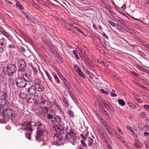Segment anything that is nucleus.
<instances>
[{
	"label": "nucleus",
	"instance_id": "f257e3e1",
	"mask_svg": "<svg viewBox=\"0 0 149 149\" xmlns=\"http://www.w3.org/2000/svg\"><path fill=\"white\" fill-rule=\"evenodd\" d=\"M0 115L3 117L5 123H6L7 122H13L15 119L16 114L14 111L10 109L0 108Z\"/></svg>",
	"mask_w": 149,
	"mask_h": 149
},
{
	"label": "nucleus",
	"instance_id": "f03ea898",
	"mask_svg": "<svg viewBox=\"0 0 149 149\" xmlns=\"http://www.w3.org/2000/svg\"><path fill=\"white\" fill-rule=\"evenodd\" d=\"M80 136L83 139V140L81 141V142L84 146L87 148V149H95L93 140V138L95 139L94 137L92 136V138H88L86 140V137L84 136L82 134H81Z\"/></svg>",
	"mask_w": 149,
	"mask_h": 149
},
{
	"label": "nucleus",
	"instance_id": "7ed1b4c3",
	"mask_svg": "<svg viewBox=\"0 0 149 149\" xmlns=\"http://www.w3.org/2000/svg\"><path fill=\"white\" fill-rule=\"evenodd\" d=\"M17 67L15 64H10L4 67L3 72L8 76L13 75L17 70Z\"/></svg>",
	"mask_w": 149,
	"mask_h": 149
},
{
	"label": "nucleus",
	"instance_id": "20e7f679",
	"mask_svg": "<svg viewBox=\"0 0 149 149\" xmlns=\"http://www.w3.org/2000/svg\"><path fill=\"white\" fill-rule=\"evenodd\" d=\"M7 93L2 91L0 94V105L2 106H6L7 107H10V105L9 102L7 101Z\"/></svg>",
	"mask_w": 149,
	"mask_h": 149
},
{
	"label": "nucleus",
	"instance_id": "39448f33",
	"mask_svg": "<svg viewBox=\"0 0 149 149\" xmlns=\"http://www.w3.org/2000/svg\"><path fill=\"white\" fill-rule=\"evenodd\" d=\"M66 139L73 145H75L77 143V137L76 136L75 134L71 130L70 132H67V134L65 136Z\"/></svg>",
	"mask_w": 149,
	"mask_h": 149
},
{
	"label": "nucleus",
	"instance_id": "423d86ee",
	"mask_svg": "<svg viewBox=\"0 0 149 149\" xmlns=\"http://www.w3.org/2000/svg\"><path fill=\"white\" fill-rule=\"evenodd\" d=\"M36 122H33L30 121L29 122H24L22 125L23 126H26L24 128H21V129L22 130H29L30 132H32L33 131V130L32 129L31 127H27L26 126L31 125V126H34L35 127H36Z\"/></svg>",
	"mask_w": 149,
	"mask_h": 149
},
{
	"label": "nucleus",
	"instance_id": "0eeeda50",
	"mask_svg": "<svg viewBox=\"0 0 149 149\" xmlns=\"http://www.w3.org/2000/svg\"><path fill=\"white\" fill-rule=\"evenodd\" d=\"M18 65L19 69L18 70V72L24 71L26 68V64L24 60L23 59H19L18 61Z\"/></svg>",
	"mask_w": 149,
	"mask_h": 149
},
{
	"label": "nucleus",
	"instance_id": "6e6552de",
	"mask_svg": "<svg viewBox=\"0 0 149 149\" xmlns=\"http://www.w3.org/2000/svg\"><path fill=\"white\" fill-rule=\"evenodd\" d=\"M39 106L42 109H45L47 112H48V109L52 106V104L49 102L47 100L41 101L39 104Z\"/></svg>",
	"mask_w": 149,
	"mask_h": 149
},
{
	"label": "nucleus",
	"instance_id": "1a4fd4ad",
	"mask_svg": "<svg viewBox=\"0 0 149 149\" xmlns=\"http://www.w3.org/2000/svg\"><path fill=\"white\" fill-rule=\"evenodd\" d=\"M17 86L20 88H23L25 86L26 81L22 77H18L15 80Z\"/></svg>",
	"mask_w": 149,
	"mask_h": 149
},
{
	"label": "nucleus",
	"instance_id": "9d476101",
	"mask_svg": "<svg viewBox=\"0 0 149 149\" xmlns=\"http://www.w3.org/2000/svg\"><path fill=\"white\" fill-rule=\"evenodd\" d=\"M26 91L28 93V94L30 95L34 96L36 93V91L35 87L33 85H31L28 88H26Z\"/></svg>",
	"mask_w": 149,
	"mask_h": 149
},
{
	"label": "nucleus",
	"instance_id": "9b49d317",
	"mask_svg": "<svg viewBox=\"0 0 149 149\" xmlns=\"http://www.w3.org/2000/svg\"><path fill=\"white\" fill-rule=\"evenodd\" d=\"M24 75L23 74L22 76V77L24 79V80L26 81L30 82L32 80V78L31 75L29 74L28 73H24Z\"/></svg>",
	"mask_w": 149,
	"mask_h": 149
},
{
	"label": "nucleus",
	"instance_id": "f8f14e48",
	"mask_svg": "<svg viewBox=\"0 0 149 149\" xmlns=\"http://www.w3.org/2000/svg\"><path fill=\"white\" fill-rule=\"evenodd\" d=\"M30 82L32 84V85H33L34 87H36V86L40 85L41 84L40 80L38 78H36L34 80H31Z\"/></svg>",
	"mask_w": 149,
	"mask_h": 149
},
{
	"label": "nucleus",
	"instance_id": "ddd939ff",
	"mask_svg": "<svg viewBox=\"0 0 149 149\" xmlns=\"http://www.w3.org/2000/svg\"><path fill=\"white\" fill-rule=\"evenodd\" d=\"M30 82L32 84V85H33L34 87H36V86L40 85L41 84L40 80L38 78H36L34 80H31Z\"/></svg>",
	"mask_w": 149,
	"mask_h": 149
},
{
	"label": "nucleus",
	"instance_id": "4468645a",
	"mask_svg": "<svg viewBox=\"0 0 149 149\" xmlns=\"http://www.w3.org/2000/svg\"><path fill=\"white\" fill-rule=\"evenodd\" d=\"M84 62L90 68H92L93 67V63L88 57H87V59L85 60Z\"/></svg>",
	"mask_w": 149,
	"mask_h": 149
},
{
	"label": "nucleus",
	"instance_id": "2eb2a0df",
	"mask_svg": "<svg viewBox=\"0 0 149 149\" xmlns=\"http://www.w3.org/2000/svg\"><path fill=\"white\" fill-rule=\"evenodd\" d=\"M28 65L30 68H31L33 70L34 74H37L38 73V70L37 67L34 65H33L31 63H29Z\"/></svg>",
	"mask_w": 149,
	"mask_h": 149
},
{
	"label": "nucleus",
	"instance_id": "dca6fc26",
	"mask_svg": "<svg viewBox=\"0 0 149 149\" xmlns=\"http://www.w3.org/2000/svg\"><path fill=\"white\" fill-rule=\"evenodd\" d=\"M52 121L60 123L61 122V119L59 116L55 115L54 116Z\"/></svg>",
	"mask_w": 149,
	"mask_h": 149
},
{
	"label": "nucleus",
	"instance_id": "f3484780",
	"mask_svg": "<svg viewBox=\"0 0 149 149\" xmlns=\"http://www.w3.org/2000/svg\"><path fill=\"white\" fill-rule=\"evenodd\" d=\"M36 91L41 92L43 91L45 89L44 87L40 84L36 86L35 87Z\"/></svg>",
	"mask_w": 149,
	"mask_h": 149
},
{
	"label": "nucleus",
	"instance_id": "a211bd4d",
	"mask_svg": "<svg viewBox=\"0 0 149 149\" xmlns=\"http://www.w3.org/2000/svg\"><path fill=\"white\" fill-rule=\"evenodd\" d=\"M37 133L38 135L39 136L43 135L44 133L45 132V131L43 129L37 130Z\"/></svg>",
	"mask_w": 149,
	"mask_h": 149
},
{
	"label": "nucleus",
	"instance_id": "6ab92c4d",
	"mask_svg": "<svg viewBox=\"0 0 149 149\" xmlns=\"http://www.w3.org/2000/svg\"><path fill=\"white\" fill-rule=\"evenodd\" d=\"M134 146L136 148H140L142 146V144L138 141H136L135 143H134Z\"/></svg>",
	"mask_w": 149,
	"mask_h": 149
},
{
	"label": "nucleus",
	"instance_id": "aec40b11",
	"mask_svg": "<svg viewBox=\"0 0 149 149\" xmlns=\"http://www.w3.org/2000/svg\"><path fill=\"white\" fill-rule=\"evenodd\" d=\"M116 136L121 142L124 144H125V142L124 141L123 138L120 136L119 134H118Z\"/></svg>",
	"mask_w": 149,
	"mask_h": 149
},
{
	"label": "nucleus",
	"instance_id": "412c9836",
	"mask_svg": "<svg viewBox=\"0 0 149 149\" xmlns=\"http://www.w3.org/2000/svg\"><path fill=\"white\" fill-rule=\"evenodd\" d=\"M19 96L22 99H26L27 97V94L24 92H21L19 94Z\"/></svg>",
	"mask_w": 149,
	"mask_h": 149
},
{
	"label": "nucleus",
	"instance_id": "4be33fe9",
	"mask_svg": "<svg viewBox=\"0 0 149 149\" xmlns=\"http://www.w3.org/2000/svg\"><path fill=\"white\" fill-rule=\"evenodd\" d=\"M52 75H53L54 78L58 84H60V81L57 76L56 73L53 72L52 73Z\"/></svg>",
	"mask_w": 149,
	"mask_h": 149
},
{
	"label": "nucleus",
	"instance_id": "5701e85b",
	"mask_svg": "<svg viewBox=\"0 0 149 149\" xmlns=\"http://www.w3.org/2000/svg\"><path fill=\"white\" fill-rule=\"evenodd\" d=\"M36 128L38 130L43 125L42 123L40 121H38L36 122Z\"/></svg>",
	"mask_w": 149,
	"mask_h": 149
},
{
	"label": "nucleus",
	"instance_id": "b1692460",
	"mask_svg": "<svg viewBox=\"0 0 149 149\" xmlns=\"http://www.w3.org/2000/svg\"><path fill=\"white\" fill-rule=\"evenodd\" d=\"M62 101L64 104V105L65 107H67L69 106V104L68 101L67 99H65V97H63L62 99Z\"/></svg>",
	"mask_w": 149,
	"mask_h": 149
},
{
	"label": "nucleus",
	"instance_id": "393cba45",
	"mask_svg": "<svg viewBox=\"0 0 149 149\" xmlns=\"http://www.w3.org/2000/svg\"><path fill=\"white\" fill-rule=\"evenodd\" d=\"M8 82L9 86L12 85L15 83L14 79L12 78H10L8 79Z\"/></svg>",
	"mask_w": 149,
	"mask_h": 149
},
{
	"label": "nucleus",
	"instance_id": "a878e982",
	"mask_svg": "<svg viewBox=\"0 0 149 149\" xmlns=\"http://www.w3.org/2000/svg\"><path fill=\"white\" fill-rule=\"evenodd\" d=\"M33 58V56H30L29 57L28 59L27 60V62L29 63H32V62H34V59Z\"/></svg>",
	"mask_w": 149,
	"mask_h": 149
},
{
	"label": "nucleus",
	"instance_id": "bb28decb",
	"mask_svg": "<svg viewBox=\"0 0 149 149\" xmlns=\"http://www.w3.org/2000/svg\"><path fill=\"white\" fill-rule=\"evenodd\" d=\"M26 101L27 102L29 103H32L33 102L36 103L37 102L36 101H34L33 99L31 98H29Z\"/></svg>",
	"mask_w": 149,
	"mask_h": 149
},
{
	"label": "nucleus",
	"instance_id": "cd10ccee",
	"mask_svg": "<svg viewBox=\"0 0 149 149\" xmlns=\"http://www.w3.org/2000/svg\"><path fill=\"white\" fill-rule=\"evenodd\" d=\"M31 3L32 6L36 8L37 9H39L40 8L39 6L34 2L32 0L31 1Z\"/></svg>",
	"mask_w": 149,
	"mask_h": 149
},
{
	"label": "nucleus",
	"instance_id": "c85d7f7f",
	"mask_svg": "<svg viewBox=\"0 0 149 149\" xmlns=\"http://www.w3.org/2000/svg\"><path fill=\"white\" fill-rule=\"evenodd\" d=\"M68 113L69 117H74V113L72 111L69 110L68 111Z\"/></svg>",
	"mask_w": 149,
	"mask_h": 149
},
{
	"label": "nucleus",
	"instance_id": "c756f323",
	"mask_svg": "<svg viewBox=\"0 0 149 149\" xmlns=\"http://www.w3.org/2000/svg\"><path fill=\"white\" fill-rule=\"evenodd\" d=\"M77 73L81 77L84 78H86L85 76L84 75V74L82 72L81 70H80V71H78V72H77Z\"/></svg>",
	"mask_w": 149,
	"mask_h": 149
},
{
	"label": "nucleus",
	"instance_id": "7c9ffc66",
	"mask_svg": "<svg viewBox=\"0 0 149 149\" xmlns=\"http://www.w3.org/2000/svg\"><path fill=\"white\" fill-rule=\"evenodd\" d=\"M73 68L77 72H78V71H80V70H81L80 68L77 65H75L74 66Z\"/></svg>",
	"mask_w": 149,
	"mask_h": 149
},
{
	"label": "nucleus",
	"instance_id": "2f4dec72",
	"mask_svg": "<svg viewBox=\"0 0 149 149\" xmlns=\"http://www.w3.org/2000/svg\"><path fill=\"white\" fill-rule=\"evenodd\" d=\"M119 104L122 106H123L125 104V102L122 99H119L118 100Z\"/></svg>",
	"mask_w": 149,
	"mask_h": 149
},
{
	"label": "nucleus",
	"instance_id": "473e14b6",
	"mask_svg": "<svg viewBox=\"0 0 149 149\" xmlns=\"http://www.w3.org/2000/svg\"><path fill=\"white\" fill-rule=\"evenodd\" d=\"M45 72L46 74V75L47 76L49 79L50 80V81L51 82H52V78H51V77H50V75L49 74V73H48V72L46 71H45Z\"/></svg>",
	"mask_w": 149,
	"mask_h": 149
},
{
	"label": "nucleus",
	"instance_id": "72a5a7b5",
	"mask_svg": "<svg viewBox=\"0 0 149 149\" xmlns=\"http://www.w3.org/2000/svg\"><path fill=\"white\" fill-rule=\"evenodd\" d=\"M127 104L130 107H131L132 109H134L135 108V106L132 103L128 102Z\"/></svg>",
	"mask_w": 149,
	"mask_h": 149
},
{
	"label": "nucleus",
	"instance_id": "f704fd0d",
	"mask_svg": "<svg viewBox=\"0 0 149 149\" xmlns=\"http://www.w3.org/2000/svg\"><path fill=\"white\" fill-rule=\"evenodd\" d=\"M16 5L17 7H18L21 10H22L24 8L22 6V5L20 3L18 2H17V3Z\"/></svg>",
	"mask_w": 149,
	"mask_h": 149
},
{
	"label": "nucleus",
	"instance_id": "c9c22d12",
	"mask_svg": "<svg viewBox=\"0 0 149 149\" xmlns=\"http://www.w3.org/2000/svg\"><path fill=\"white\" fill-rule=\"evenodd\" d=\"M115 91L114 90H112L111 92H110V94L111 96L116 97L117 96V95L115 93Z\"/></svg>",
	"mask_w": 149,
	"mask_h": 149
},
{
	"label": "nucleus",
	"instance_id": "e433bc0d",
	"mask_svg": "<svg viewBox=\"0 0 149 149\" xmlns=\"http://www.w3.org/2000/svg\"><path fill=\"white\" fill-rule=\"evenodd\" d=\"M73 53L74 55L76 58L78 60L79 59V57L78 56L77 54L76 51H75V50H73Z\"/></svg>",
	"mask_w": 149,
	"mask_h": 149
},
{
	"label": "nucleus",
	"instance_id": "4c0bfd02",
	"mask_svg": "<svg viewBox=\"0 0 149 149\" xmlns=\"http://www.w3.org/2000/svg\"><path fill=\"white\" fill-rule=\"evenodd\" d=\"M54 116L50 114H48L47 115V118L49 119L52 120V121L53 119Z\"/></svg>",
	"mask_w": 149,
	"mask_h": 149
},
{
	"label": "nucleus",
	"instance_id": "58836bf2",
	"mask_svg": "<svg viewBox=\"0 0 149 149\" xmlns=\"http://www.w3.org/2000/svg\"><path fill=\"white\" fill-rule=\"evenodd\" d=\"M108 22L113 27H114L115 26V24L111 21L108 20Z\"/></svg>",
	"mask_w": 149,
	"mask_h": 149
},
{
	"label": "nucleus",
	"instance_id": "ea45409f",
	"mask_svg": "<svg viewBox=\"0 0 149 149\" xmlns=\"http://www.w3.org/2000/svg\"><path fill=\"white\" fill-rule=\"evenodd\" d=\"M56 129V131L58 133H61L62 130L61 128L58 127H57Z\"/></svg>",
	"mask_w": 149,
	"mask_h": 149
},
{
	"label": "nucleus",
	"instance_id": "a19ab883",
	"mask_svg": "<svg viewBox=\"0 0 149 149\" xmlns=\"http://www.w3.org/2000/svg\"><path fill=\"white\" fill-rule=\"evenodd\" d=\"M103 104L104 106H105L107 108L108 107L110 108L111 107H112V106L111 105L109 104L108 105L105 102L103 103Z\"/></svg>",
	"mask_w": 149,
	"mask_h": 149
},
{
	"label": "nucleus",
	"instance_id": "79ce46f5",
	"mask_svg": "<svg viewBox=\"0 0 149 149\" xmlns=\"http://www.w3.org/2000/svg\"><path fill=\"white\" fill-rule=\"evenodd\" d=\"M26 137L29 140L31 139V135L30 133H27L26 135Z\"/></svg>",
	"mask_w": 149,
	"mask_h": 149
},
{
	"label": "nucleus",
	"instance_id": "37998d69",
	"mask_svg": "<svg viewBox=\"0 0 149 149\" xmlns=\"http://www.w3.org/2000/svg\"><path fill=\"white\" fill-rule=\"evenodd\" d=\"M117 129L118 131L119 132L120 134H122L123 135L124 134V133L122 131V130H120V129L119 128L117 127Z\"/></svg>",
	"mask_w": 149,
	"mask_h": 149
},
{
	"label": "nucleus",
	"instance_id": "c03bdc74",
	"mask_svg": "<svg viewBox=\"0 0 149 149\" xmlns=\"http://www.w3.org/2000/svg\"><path fill=\"white\" fill-rule=\"evenodd\" d=\"M135 84L137 85H138L139 86L141 87V88H144V87H143V86L141 84H140L139 83V82H136L135 83Z\"/></svg>",
	"mask_w": 149,
	"mask_h": 149
},
{
	"label": "nucleus",
	"instance_id": "a18cd8bd",
	"mask_svg": "<svg viewBox=\"0 0 149 149\" xmlns=\"http://www.w3.org/2000/svg\"><path fill=\"white\" fill-rule=\"evenodd\" d=\"M1 33L3 35H4L6 37H7V36L8 35V33L4 31H2L1 32Z\"/></svg>",
	"mask_w": 149,
	"mask_h": 149
},
{
	"label": "nucleus",
	"instance_id": "49530a36",
	"mask_svg": "<svg viewBox=\"0 0 149 149\" xmlns=\"http://www.w3.org/2000/svg\"><path fill=\"white\" fill-rule=\"evenodd\" d=\"M19 50L22 52H25V49L22 47H20Z\"/></svg>",
	"mask_w": 149,
	"mask_h": 149
},
{
	"label": "nucleus",
	"instance_id": "de8ad7c7",
	"mask_svg": "<svg viewBox=\"0 0 149 149\" xmlns=\"http://www.w3.org/2000/svg\"><path fill=\"white\" fill-rule=\"evenodd\" d=\"M8 47L9 49H15V47L14 45H8Z\"/></svg>",
	"mask_w": 149,
	"mask_h": 149
},
{
	"label": "nucleus",
	"instance_id": "09e8293b",
	"mask_svg": "<svg viewBox=\"0 0 149 149\" xmlns=\"http://www.w3.org/2000/svg\"><path fill=\"white\" fill-rule=\"evenodd\" d=\"M74 28H75L76 29L77 31H79L80 33L82 34H83L84 35V36L85 35V34H84V33L83 32H82L80 30L78 29L77 27H74Z\"/></svg>",
	"mask_w": 149,
	"mask_h": 149
},
{
	"label": "nucleus",
	"instance_id": "8fccbe9b",
	"mask_svg": "<svg viewBox=\"0 0 149 149\" xmlns=\"http://www.w3.org/2000/svg\"><path fill=\"white\" fill-rule=\"evenodd\" d=\"M127 129L129 130L132 133H134V131L133 130L132 128L130 126H128L127 127Z\"/></svg>",
	"mask_w": 149,
	"mask_h": 149
},
{
	"label": "nucleus",
	"instance_id": "3c124183",
	"mask_svg": "<svg viewBox=\"0 0 149 149\" xmlns=\"http://www.w3.org/2000/svg\"><path fill=\"white\" fill-rule=\"evenodd\" d=\"M143 107L146 109L149 110V106L148 105L145 104L144 105Z\"/></svg>",
	"mask_w": 149,
	"mask_h": 149
},
{
	"label": "nucleus",
	"instance_id": "603ef678",
	"mask_svg": "<svg viewBox=\"0 0 149 149\" xmlns=\"http://www.w3.org/2000/svg\"><path fill=\"white\" fill-rule=\"evenodd\" d=\"M145 115H146V113L144 111L142 112L140 114V116H141L142 117H143L145 116Z\"/></svg>",
	"mask_w": 149,
	"mask_h": 149
},
{
	"label": "nucleus",
	"instance_id": "864d4df0",
	"mask_svg": "<svg viewBox=\"0 0 149 149\" xmlns=\"http://www.w3.org/2000/svg\"><path fill=\"white\" fill-rule=\"evenodd\" d=\"M107 132L110 136H113V134L112 132H111L109 130H107Z\"/></svg>",
	"mask_w": 149,
	"mask_h": 149
},
{
	"label": "nucleus",
	"instance_id": "5fc2aeb1",
	"mask_svg": "<svg viewBox=\"0 0 149 149\" xmlns=\"http://www.w3.org/2000/svg\"><path fill=\"white\" fill-rule=\"evenodd\" d=\"M136 99L138 103H142V101L140 99L136 98Z\"/></svg>",
	"mask_w": 149,
	"mask_h": 149
},
{
	"label": "nucleus",
	"instance_id": "6e6d98bb",
	"mask_svg": "<svg viewBox=\"0 0 149 149\" xmlns=\"http://www.w3.org/2000/svg\"><path fill=\"white\" fill-rule=\"evenodd\" d=\"M144 135L146 136H148L149 135V133L145 132L144 133Z\"/></svg>",
	"mask_w": 149,
	"mask_h": 149
},
{
	"label": "nucleus",
	"instance_id": "4d7b16f0",
	"mask_svg": "<svg viewBox=\"0 0 149 149\" xmlns=\"http://www.w3.org/2000/svg\"><path fill=\"white\" fill-rule=\"evenodd\" d=\"M103 36L106 39H108V37L107 36V35L104 33L103 34Z\"/></svg>",
	"mask_w": 149,
	"mask_h": 149
},
{
	"label": "nucleus",
	"instance_id": "13d9d810",
	"mask_svg": "<svg viewBox=\"0 0 149 149\" xmlns=\"http://www.w3.org/2000/svg\"><path fill=\"white\" fill-rule=\"evenodd\" d=\"M69 92H68L67 91H65L64 92V94L66 96H67L68 95V93Z\"/></svg>",
	"mask_w": 149,
	"mask_h": 149
},
{
	"label": "nucleus",
	"instance_id": "bf43d9fd",
	"mask_svg": "<svg viewBox=\"0 0 149 149\" xmlns=\"http://www.w3.org/2000/svg\"><path fill=\"white\" fill-rule=\"evenodd\" d=\"M122 19H119L117 20V21L120 23L121 24H122L123 22V20H122Z\"/></svg>",
	"mask_w": 149,
	"mask_h": 149
},
{
	"label": "nucleus",
	"instance_id": "052dcab7",
	"mask_svg": "<svg viewBox=\"0 0 149 149\" xmlns=\"http://www.w3.org/2000/svg\"><path fill=\"white\" fill-rule=\"evenodd\" d=\"M68 93L72 97V99H73V95L72 93L71 92L69 91Z\"/></svg>",
	"mask_w": 149,
	"mask_h": 149
},
{
	"label": "nucleus",
	"instance_id": "680f3d73",
	"mask_svg": "<svg viewBox=\"0 0 149 149\" xmlns=\"http://www.w3.org/2000/svg\"><path fill=\"white\" fill-rule=\"evenodd\" d=\"M122 8L123 9H125L126 8V4H124L122 7Z\"/></svg>",
	"mask_w": 149,
	"mask_h": 149
},
{
	"label": "nucleus",
	"instance_id": "e2e57ef3",
	"mask_svg": "<svg viewBox=\"0 0 149 149\" xmlns=\"http://www.w3.org/2000/svg\"><path fill=\"white\" fill-rule=\"evenodd\" d=\"M113 132L117 136V135L119 133H118V132L117 131L115 130H114L113 131Z\"/></svg>",
	"mask_w": 149,
	"mask_h": 149
},
{
	"label": "nucleus",
	"instance_id": "0e129e2a",
	"mask_svg": "<svg viewBox=\"0 0 149 149\" xmlns=\"http://www.w3.org/2000/svg\"><path fill=\"white\" fill-rule=\"evenodd\" d=\"M132 133V134L133 136H135L136 138H137V134H136L134 132V133Z\"/></svg>",
	"mask_w": 149,
	"mask_h": 149
},
{
	"label": "nucleus",
	"instance_id": "69168bd1",
	"mask_svg": "<svg viewBox=\"0 0 149 149\" xmlns=\"http://www.w3.org/2000/svg\"><path fill=\"white\" fill-rule=\"evenodd\" d=\"M81 58L84 61L86 59V58L84 56H82L81 57Z\"/></svg>",
	"mask_w": 149,
	"mask_h": 149
},
{
	"label": "nucleus",
	"instance_id": "338daca9",
	"mask_svg": "<svg viewBox=\"0 0 149 149\" xmlns=\"http://www.w3.org/2000/svg\"><path fill=\"white\" fill-rule=\"evenodd\" d=\"M100 92H101V93H104L105 91H104V90L103 89H100Z\"/></svg>",
	"mask_w": 149,
	"mask_h": 149
},
{
	"label": "nucleus",
	"instance_id": "774afa93",
	"mask_svg": "<svg viewBox=\"0 0 149 149\" xmlns=\"http://www.w3.org/2000/svg\"><path fill=\"white\" fill-rule=\"evenodd\" d=\"M6 2H7V3H8L9 4L11 5L12 4V3L10 1H8L7 0L6 1Z\"/></svg>",
	"mask_w": 149,
	"mask_h": 149
}]
</instances>
